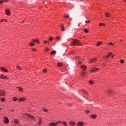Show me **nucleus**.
<instances>
[{"instance_id": "obj_2", "label": "nucleus", "mask_w": 126, "mask_h": 126, "mask_svg": "<svg viewBox=\"0 0 126 126\" xmlns=\"http://www.w3.org/2000/svg\"><path fill=\"white\" fill-rule=\"evenodd\" d=\"M25 116H27V117H28V118H30L32 120H33V121H36V119H35V117L34 116L28 114V113H26Z\"/></svg>"}, {"instance_id": "obj_56", "label": "nucleus", "mask_w": 126, "mask_h": 126, "mask_svg": "<svg viewBox=\"0 0 126 126\" xmlns=\"http://www.w3.org/2000/svg\"><path fill=\"white\" fill-rule=\"evenodd\" d=\"M79 39H81V37H79Z\"/></svg>"}, {"instance_id": "obj_35", "label": "nucleus", "mask_w": 126, "mask_h": 126, "mask_svg": "<svg viewBox=\"0 0 126 126\" xmlns=\"http://www.w3.org/2000/svg\"><path fill=\"white\" fill-rule=\"evenodd\" d=\"M0 100L2 102H4V101H5V99L4 98H2L0 99Z\"/></svg>"}, {"instance_id": "obj_22", "label": "nucleus", "mask_w": 126, "mask_h": 126, "mask_svg": "<svg viewBox=\"0 0 126 126\" xmlns=\"http://www.w3.org/2000/svg\"><path fill=\"white\" fill-rule=\"evenodd\" d=\"M61 30L62 31H64V27H63V25L61 26Z\"/></svg>"}, {"instance_id": "obj_1", "label": "nucleus", "mask_w": 126, "mask_h": 126, "mask_svg": "<svg viewBox=\"0 0 126 126\" xmlns=\"http://www.w3.org/2000/svg\"><path fill=\"white\" fill-rule=\"evenodd\" d=\"M81 46V43L79 42V40L74 39L71 42V46Z\"/></svg>"}, {"instance_id": "obj_32", "label": "nucleus", "mask_w": 126, "mask_h": 126, "mask_svg": "<svg viewBox=\"0 0 126 126\" xmlns=\"http://www.w3.org/2000/svg\"><path fill=\"white\" fill-rule=\"evenodd\" d=\"M108 45H109V46H114V43H113V42H110Z\"/></svg>"}, {"instance_id": "obj_41", "label": "nucleus", "mask_w": 126, "mask_h": 126, "mask_svg": "<svg viewBox=\"0 0 126 126\" xmlns=\"http://www.w3.org/2000/svg\"><path fill=\"white\" fill-rule=\"evenodd\" d=\"M124 62H125V61H124V60H122L121 61V63H124Z\"/></svg>"}, {"instance_id": "obj_24", "label": "nucleus", "mask_w": 126, "mask_h": 126, "mask_svg": "<svg viewBox=\"0 0 126 126\" xmlns=\"http://www.w3.org/2000/svg\"><path fill=\"white\" fill-rule=\"evenodd\" d=\"M4 1H6V0H0V3H3Z\"/></svg>"}, {"instance_id": "obj_13", "label": "nucleus", "mask_w": 126, "mask_h": 126, "mask_svg": "<svg viewBox=\"0 0 126 126\" xmlns=\"http://www.w3.org/2000/svg\"><path fill=\"white\" fill-rule=\"evenodd\" d=\"M5 13L6 15H9V14H10V11H9V9H6L5 10Z\"/></svg>"}, {"instance_id": "obj_46", "label": "nucleus", "mask_w": 126, "mask_h": 126, "mask_svg": "<svg viewBox=\"0 0 126 126\" xmlns=\"http://www.w3.org/2000/svg\"><path fill=\"white\" fill-rule=\"evenodd\" d=\"M102 25H103V24L102 23L99 24V26H102Z\"/></svg>"}, {"instance_id": "obj_31", "label": "nucleus", "mask_w": 126, "mask_h": 126, "mask_svg": "<svg viewBox=\"0 0 126 126\" xmlns=\"http://www.w3.org/2000/svg\"><path fill=\"white\" fill-rule=\"evenodd\" d=\"M12 100H13V101H17V98H16V97H13V98H12Z\"/></svg>"}, {"instance_id": "obj_18", "label": "nucleus", "mask_w": 126, "mask_h": 126, "mask_svg": "<svg viewBox=\"0 0 126 126\" xmlns=\"http://www.w3.org/2000/svg\"><path fill=\"white\" fill-rule=\"evenodd\" d=\"M97 118V115H91V118L92 119H96Z\"/></svg>"}, {"instance_id": "obj_25", "label": "nucleus", "mask_w": 126, "mask_h": 126, "mask_svg": "<svg viewBox=\"0 0 126 126\" xmlns=\"http://www.w3.org/2000/svg\"><path fill=\"white\" fill-rule=\"evenodd\" d=\"M46 72H47V69L44 68V69L43 70V73H46Z\"/></svg>"}, {"instance_id": "obj_30", "label": "nucleus", "mask_w": 126, "mask_h": 126, "mask_svg": "<svg viewBox=\"0 0 126 126\" xmlns=\"http://www.w3.org/2000/svg\"><path fill=\"white\" fill-rule=\"evenodd\" d=\"M57 52L56 51H54L51 53V55H54V54H56Z\"/></svg>"}, {"instance_id": "obj_33", "label": "nucleus", "mask_w": 126, "mask_h": 126, "mask_svg": "<svg viewBox=\"0 0 126 126\" xmlns=\"http://www.w3.org/2000/svg\"><path fill=\"white\" fill-rule=\"evenodd\" d=\"M89 112H90V111H89V110H87L85 111L86 114H89Z\"/></svg>"}, {"instance_id": "obj_14", "label": "nucleus", "mask_w": 126, "mask_h": 126, "mask_svg": "<svg viewBox=\"0 0 126 126\" xmlns=\"http://www.w3.org/2000/svg\"><path fill=\"white\" fill-rule=\"evenodd\" d=\"M26 100V98L25 97H22L19 98V101L20 102H24V101H25Z\"/></svg>"}, {"instance_id": "obj_16", "label": "nucleus", "mask_w": 126, "mask_h": 126, "mask_svg": "<svg viewBox=\"0 0 126 126\" xmlns=\"http://www.w3.org/2000/svg\"><path fill=\"white\" fill-rule=\"evenodd\" d=\"M57 65L58 66H59V67H62V66H63V63L61 62H58L57 63Z\"/></svg>"}, {"instance_id": "obj_57", "label": "nucleus", "mask_w": 126, "mask_h": 126, "mask_svg": "<svg viewBox=\"0 0 126 126\" xmlns=\"http://www.w3.org/2000/svg\"><path fill=\"white\" fill-rule=\"evenodd\" d=\"M0 110H1V108H0Z\"/></svg>"}, {"instance_id": "obj_38", "label": "nucleus", "mask_w": 126, "mask_h": 126, "mask_svg": "<svg viewBox=\"0 0 126 126\" xmlns=\"http://www.w3.org/2000/svg\"><path fill=\"white\" fill-rule=\"evenodd\" d=\"M14 122H15V124H17V123H18V121L16 119H15Z\"/></svg>"}, {"instance_id": "obj_7", "label": "nucleus", "mask_w": 126, "mask_h": 126, "mask_svg": "<svg viewBox=\"0 0 126 126\" xmlns=\"http://www.w3.org/2000/svg\"><path fill=\"white\" fill-rule=\"evenodd\" d=\"M0 78L2 79H8V78L4 75H0Z\"/></svg>"}, {"instance_id": "obj_39", "label": "nucleus", "mask_w": 126, "mask_h": 126, "mask_svg": "<svg viewBox=\"0 0 126 126\" xmlns=\"http://www.w3.org/2000/svg\"><path fill=\"white\" fill-rule=\"evenodd\" d=\"M32 51H33V52H36V50L34 48H32Z\"/></svg>"}, {"instance_id": "obj_12", "label": "nucleus", "mask_w": 126, "mask_h": 126, "mask_svg": "<svg viewBox=\"0 0 126 126\" xmlns=\"http://www.w3.org/2000/svg\"><path fill=\"white\" fill-rule=\"evenodd\" d=\"M69 124L71 126H75V122L73 121H71L69 122Z\"/></svg>"}, {"instance_id": "obj_50", "label": "nucleus", "mask_w": 126, "mask_h": 126, "mask_svg": "<svg viewBox=\"0 0 126 126\" xmlns=\"http://www.w3.org/2000/svg\"><path fill=\"white\" fill-rule=\"evenodd\" d=\"M114 57H115V55H113V56H112V58H114Z\"/></svg>"}, {"instance_id": "obj_19", "label": "nucleus", "mask_w": 126, "mask_h": 126, "mask_svg": "<svg viewBox=\"0 0 126 126\" xmlns=\"http://www.w3.org/2000/svg\"><path fill=\"white\" fill-rule=\"evenodd\" d=\"M105 16H106L107 17H110V16H111V15H110V13H108V12H106V13H105Z\"/></svg>"}, {"instance_id": "obj_40", "label": "nucleus", "mask_w": 126, "mask_h": 126, "mask_svg": "<svg viewBox=\"0 0 126 126\" xmlns=\"http://www.w3.org/2000/svg\"><path fill=\"white\" fill-rule=\"evenodd\" d=\"M50 41H53V38L51 37H49Z\"/></svg>"}, {"instance_id": "obj_36", "label": "nucleus", "mask_w": 126, "mask_h": 126, "mask_svg": "<svg viewBox=\"0 0 126 126\" xmlns=\"http://www.w3.org/2000/svg\"><path fill=\"white\" fill-rule=\"evenodd\" d=\"M17 68L19 70L22 69V68L21 67H20V66H17Z\"/></svg>"}, {"instance_id": "obj_52", "label": "nucleus", "mask_w": 126, "mask_h": 126, "mask_svg": "<svg viewBox=\"0 0 126 126\" xmlns=\"http://www.w3.org/2000/svg\"><path fill=\"white\" fill-rule=\"evenodd\" d=\"M103 26H105V24H102Z\"/></svg>"}, {"instance_id": "obj_43", "label": "nucleus", "mask_w": 126, "mask_h": 126, "mask_svg": "<svg viewBox=\"0 0 126 126\" xmlns=\"http://www.w3.org/2000/svg\"><path fill=\"white\" fill-rule=\"evenodd\" d=\"M3 21H4V22H6L7 21L6 20H2L1 22H3Z\"/></svg>"}, {"instance_id": "obj_54", "label": "nucleus", "mask_w": 126, "mask_h": 126, "mask_svg": "<svg viewBox=\"0 0 126 126\" xmlns=\"http://www.w3.org/2000/svg\"><path fill=\"white\" fill-rule=\"evenodd\" d=\"M17 125H19V122L17 123Z\"/></svg>"}, {"instance_id": "obj_58", "label": "nucleus", "mask_w": 126, "mask_h": 126, "mask_svg": "<svg viewBox=\"0 0 126 126\" xmlns=\"http://www.w3.org/2000/svg\"><path fill=\"white\" fill-rule=\"evenodd\" d=\"M85 93H87V92H85Z\"/></svg>"}, {"instance_id": "obj_23", "label": "nucleus", "mask_w": 126, "mask_h": 126, "mask_svg": "<svg viewBox=\"0 0 126 126\" xmlns=\"http://www.w3.org/2000/svg\"><path fill=\"white\" fill-rule=\"evenodd\" d=\"M57 123V125H59V124H63V122L61 121H57L56 122Z\"/></svg>"}, {"instance_id": "obj_51", "label": "nucleus", "mask_w": 126, "mask_h": 126, "mask_svg": "<svg viewBox=\"0 0 126 126\" xmlns=\"http://www.w3.org/2000/svg\"><path fill=\"white\" fill-rule=\"evenodd\" d=\"M79 64H81V62H79Z\"/></svg>"}, {"instance_id": "obj_37", "label": "nucleus", "mask_w": 126, "mask_h": 126, "mask_svg": "<svg viewBox=\"0 0 126 126\" xmlns=\"http://www.w3.org/2000/svg\"><path fill=\"white\" fill-rule=\"evenodd\" d=\"M41 124H42V121H39V122H38V126H40V125H41Z\"/></svg>"}, {"instance_id": "obj_45", "label": "nucleus", "mask_w": 126, "mask_h": 126, "mask_svg": "<svg viewBox=\"0 0 126 126\" xmlns=\"http://www.w3.org/2000/svg\"><path fill=\"white\" fill-rule=\"evenodd\" d=\"M38 120L39 122H42V120L41 119V118H39Z\"/></svg>"}, {"instance_id": "obj_29", "label": "nucleus", "mask_w": 126, "mask_h": 126, "mask_svg": "<svg viewBox=\"0 0 126 126\" xmlns=\"http://www.w3.org/2000/svg\"><path fill=\"white\" fill-rule=\"evenodd\" d=\"M84 32H85L86 33H88L89 31L87 29H86L84 30Z\"/></svg>"}, {"instance_id": "obj_9", "label": "nucleus", "mask_w": 126, "mask_h": 126, "mask_svg": "<svg viewBox=\"0 0 126 126\" xmlns=\"http://www.w3.org/2000/svg\"><path fill=\"white\" fill-rule=\"evenodd\" d=\"M5 95V92L4 91H0V97L1 96H4Z\"/></svg>"}, {"instance_id": "obj_47", "label": "nucleus", "mask_w": 126, "mask_h": 126, "mask_svg": "<svg viewBox=\"0 0 126 126\" xmlns=\"http://www.w3.org/2000/svg\"><path fill=\"white\" fill-rule=\"evenodd\" d=\"M56 39L57 40H59L60 39V37H57Z\"/></svg>"}, {"instance_id": "obj_42", "label": "nucleus", "mask_w": 126, "mask_h": 126, "mask_svg": "<svg viewBox=\"0 0 126 126\" xmlns=\"http://www.w3.org/2000/svg\"><path fill=\"white\" fill-rule=\"evenodd\" d=\"M48 51H50V49L48 48L46 49V52H48Z\"/></svg>"}, {"instance_id": "obj_53", "label": "nucleus", "mask_w": 126, "mask_h": 126, "mask_svg": "<svg viewBox=\"0 0 126 126\" xmlns=\"http://www.w3.org/2000/svg\"><path fill=\"white\" fill-rule=\"evenodd\" d=\"M35 42H36L35 41H33V44H34Z\"/></svg>"}, {"instance_id": "obj_21", "label": "nucleus", "mask_w": 126, "mask_h": 126, "mask_svg": "<svg viewBox=\"0 0 126 126\" xmlns=\"http://www.w3.org/2000/svg\"><path fill=\"white\" fill-rule=\"evenodd\" d=\"M64 18H67V19L69 18V14L65 15H64Z\"/></svg>"}, {"instance_id": "obj_11", "label": "nucleus", "mask_w": 126, "mask_h": 126, "mask_svg": "<svg viewBox=\"0 0 126 126\" xmlns=\"http://www.w3.org/2000/svg\"><path fill=\"white\" fill-rule=\"evenodd\" d=\"M99 70V68H92V69L91 70V71H97Z\"/></svg>"}, {"instance_id": "obj_27", "label": "nucleus", "mask_w": 126, "mask_h": 126, "mask_svg": "<svg viewBox=\"0 0 126 126\" xmlns=\"http://www.w3.org/2000/svg\"><path fill=\"white\" fill-rule=\"evenodd\" d=\"M101 45H102V42H98L97 44V45L98 46H101Z\"/></svg>"}, {"instance_id": "obj_28", "label": "nucleus", "mask_w": 126, "mask_h": 126, "mask_svg": "<svg viewBox=\"0 0 126 126\" xmlns=\"http://www.w3.org/2000/svg\"><path fill=\"white\" fill-rule=\"evenodd\" d=\"M63 126H66L67 125L66 122H65V121H63Z\"/></svg>"}, {"instance_id": "obj_5", "label": "nucleus", "mask_w": 126, "mask_h": 126, "mask_svg": "<svg viewBox=\"0 0 126 126\" xmlns=\"http://www.w3.org/2000/svg\"><path fill=\"white\" fill-rule=\"evenodd\" d=\"M96 61H97V59L93 58V59H91L89 61V62H90V63H95V62H96Z\"/></svg>"}, {"instance_id": "obj_48", "label": "nucleus", "mask_w": 126, "mask_h": 126, "mask_svg": "<svg viewBox=\"0 0 126 126\" xmlns=\"http://www.w3.org/2000/svg\"><path fill=\"white\" fill-rule=\"evenodd\" d=\"M82 75H85V72L82 73Z\"/></svg>"}, {"instance_id": "obj_6", "label": "nucleus", "mask_w": 126, "mask_h": 126, "mask_svg": "<svg viewBox=\"0 0 126 126\" xmlns=\"http://www.w3.org/2000/svg\"><path fill=\"white\" fill-rule=\"evenodd\" d=\"M77 126H84V123H83V122H82V121H80L77 123Z\"/></svg>"}, {"instance_id": "obj_26", "label": "nucleus", "mask_w": 126, "mask_h": 126, "mask_svg": "<svg viewBox=\"0 0 126 126\" xmlns=\"http://www.w3.org/2000/svg\"><path fill=\"white\" fill-rule=\"evenodd\" d=\"M42 111H43L44 112H45V113H47V112H48V110L46 109L45 108H43L42 109Z\"/></svg>"}, {"instance_id": "obj_44", "label": "nucleus", "mask_w": 126, "mask_h": 126, "mask_svg": "<svg viewBox=\"0 0 126 126\" xmlns=\"http://www.w3.org/2000/svg\"><path fill=\"white\" fill-rule=\"evenodd\" d=\"M86 23H90V21H86Z\"/></svg>"}, {"instance_id": "obj_3", "label": "nucleus", "mask_w": 126, "mask_h": 126, "mask_svg": "<svg viewBox=\"0 0 126 126\" xmlns=\"http://www.w3.org/2000/svg\"><path fill=\"white\" fill-rule=\"evenodd\" d=\"M33 42H36V43H39V41L38 39H32V42L30 43V46H34V44H33Z\"/></svg>"}, {"instance_id": "obj_49", "label": "nucleus", "mask_w": 126, "mask_h": 126, "mask_svg": "<svg viewBox=\"0 0 126 126\" xmlns=\"http://www.w3.org/2000/svg\"><path fill=\"white\" fill-rule=\"evenodd\" d=\"M44 44H47V41H44Z\"/></svg>"}, {"instance_id": "obj_55", "label": "nucleus", "mask_w": 126, "mask_h": 126, "mask_svg": "<svg viewBox=\"0 0 126 126\" xmlns=\"http://www.w3.org/2000/svg\"><path fill=\"white\" fill-rule=\"evenodd\" d=\"M46 43H49V41H46Z\"/></svg>"}, {"instance_id": "obj_17", "label": "nucleus", "mask_w": 126, "mask_h": 126, "mask_svg": "<svg viewBox=\"0 0 126 126\" xmlns=\"http://www.w3.org/2000/svg\"><path fill=\"white\" fill-rule=\"evenodd\" d=\"M112 56V53L109 52V54L105 56V59H108L109 57H111Z\"/></svg>"}, {"instance_id": "obj_20", "label": "nucleus", "mask_w": 126, "mask_h": 126, "mask_svg": "<svg viewBox=\"0 0 126 126\" xmlns=\"http://www.w3.org/2000/svg\"><path fill=\"white\" fill-rule=\"evenodd\" d=\"M17 88L19 89V91L22 92L23 91V89L19 87H17Z\"/></svg>"}, {"instance_id": "obj_34", "label": "nucleus", "mask_w": 126, "mask_h": 126, "mask_svg": "<svg viewBox=\"0 0 126 126\" xmlns=\"http://www.w3.org/2000/svg\"><path fill=\"white\" fill-rule=\"evenodd\" d=\"M89 83H90V84H93V83H94V82L92 80H90Z\"/></svg>"}, {"instance_id": "obj_15", "label": "nucleus", "mask_w": 126, "mask_h": 126, "mask_svg": "<svg viewBox=\"0 0 126 126\" xmlns=\"http://www.w3.org/2000/svg\"><path fill=\"white\" fill-rule=\"evenodd\" d=\"M81 67L83 69V70H86L87 68V67L84 65H82Z\"/></svg>"}, {"instance_id": "obj_8", "label": "nucleus", "mask_w": 126, "mask_h": 126, "mask_svg": "<svg viewBox=\"0 0 126 126\" xmlns=\"http://www.w3.org/2000/svg\"><path fill=\"white\" fill-rule=\"evenodd\" d=\"M4 120L3 121V123L4 124H8L9 123V121L8 120V119L7 117H4Z\"/></svg>"}, {"instance_id": "obj_4", "label": "nucleus", "mask_w": 126, "mask_h": 126, "mask_svg": "<svg viewBox=\"0 0 126 126\" xmlns=\"http://www.w3.org/2000/svg\"><path fill=\"white\" fill-rule=\"evenodd\" d=\"M49 126H58V123L56 122H51L49 124Z\"/></svg>"}, {"instance_id": "obj_10", "label": "nucleus", "mask_w": 126, "mask_h": 126, "mask_svg": "<svg viewBox=\"0 0 126 126\" xmlns=\"http://www.w3.org/2000/svg\"><path fill=\"white\" fill-rule=\"evenodd\" d=\"M0 69L2 71H4V72H7L8 71V70H7L5 68L3 67H1Z\"/></svg>"}]
</instances>
